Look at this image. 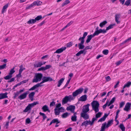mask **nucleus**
I'll list each match as a JSON object with an SVG mask.
<instances>
[{
    "label": "nucleus",
    "mask_w": 131,
    "mask_h": 131,
    "mask_svg": "<svg viewBox=\"0 0 131 131\" xmlns=\"http://www.w3.org/2000/svg\"><path fill=\"white\" fill-rule=\"evenodd\" d=\"M88 33L87 32H85L82 37H80L79 39V40L81 41L80 43L78 44L79 48V49H84L85 47L83 44L84 42V39L87 36Z\"/></svg>",
    "instance_id": "1"
},
{
    "label": "nucleus",
    "mask_w": 131,
    "mask_h": 131,
    "mask_svg": "<svg viewBox=\"0 0 131 131\" xmlns=\"http://www.w3.org/2000/svg\"><path fill=\"white\" fill-rule=\"evenodd\" d=\"M113 122V120L112 119L110 120H109L107 124H106V122L102 124L101 130L100 131H105L106 128H107L111 125L112 124Z\"/></svg>",
    "instance_id": "2"
},
{
    "label": "nucleus",
    "mask_w": 131,
    "mask_h": 131,
    "mask_svg": "<svg viewBox=\"0 0 131 131\" xmlns=\"http://www.w3.org/2000/svg\"><path fill=\"white\" fill-rule=\"evenodd\" d=\"M92 109L94 110L95 113L99 111V104L98 102L96 101H93L91 103Z\"/></svg>",
    "instance_id": "3"
},
{
    "label": "nucleus",
    "mask_w": 131,
    "mask_h": 131,
    "mask_svg": "<svg viewBox=\"0 0 131 131\" xmlns=\"http://www.w3.org/2000/svg\"><path fill=\"white\" fill-rule=\"evenodd\" d=\"M75 97H72L71 95L65 96L62 100V104L64 105L67 103L68 102H70L71 101L74 100Z\"/></svg>",
    "instance_id": "4"
},
{
    "label": "nucleus",
    "mask_w": 131,
    "mask_h": 131,
    "mask_svg": "<svg viewBox=\"0 0 131 131\" xmlns=\"http://www.w3.org/2000/svg\"><path fill=\"white\" fill-rule=\"evenodd\" d=\"M42 74L41 73H36L32 81V82H38L40 81L42 78Z\"/></svg>",
    "instance_id": "5"
},
{
    "label": "nucleus",
    "mask_w": 131,
    "mask_h": 131,
    "mask_svg": "<svg viewBox=\"0 0 131 131\" xmlns=\"http://www.w3.org/2000/svg\"><path fill=\"white\" fill-rule=\"evenodd\" d=\"M83 90V88H80L77 90L73 93L72 97H74L77 96L78 94H81Z\"/></svg>",
    "instance_id": "6"
},
{
    "label": "nucleus",
    "mask_w": 131,
    "mask_h": 131,
    "mask_svg": "<svg viewBox=\"0 0 131 131\" xmlns=\"http://www.w3.org/2000/svg\"><path fill=\"white\" fill-rule=\"evenodd\" d=\"M45 82L43 80L41 81V82L39 83H38L36 84V85L30 88L29 89V90L30 91L33 90H34L36 88L38 87L39 86H41L43 85H41V84Z\"/></svg>",
    "instance_id": "7"
},
{
    "label": "nucleus",
    "mask_w": 131,
    "mask_h": 131,
    "mask_svg": "<svg viewBox=\"0 0 131 131\" xmlns=\"http://www.w3.org/2000/svg\"><path fill=\"white\" fill-rule=\"evenodd\" d=\"M106 32V31L105 29H100L97 31H95L94 33L95 36L98 35L101 33L105 34Z\"/></svg>",
    "instance_id": "8"
},
{
    "label": "nucleus",
    "mask_w": 131,
    "mask_h": 131,
    "mask_svg": "<svg viewBox=\"0 0 131 131\" xmlns=\"http://www.w3.org/2000/svg\"><path fill=\"white\" fill-rule=\"evenodd\" d=\"M90 105L89 104H87L84 106L85 107L83 108L82 109V112L81 113H87L89 111V107Z\"/></svg>",
    "instance_id": "9"
},
{
    "label": "nucleus",
    "mask_w": 131,
    "mask_h": 131,
    "mask_svg": "<svg viewBox=\"0 0 131 131\" xmlns=\"http://www.w3.org/2000/svg\"><path fill=\"white\" fill-rule=\"evenodd\" d=\"M29 92L28 91H27L23 93L18 97V98L20 100H21L25 99L27 95L28 94Z\"/></svg>",
    "instance_id": "10"
},
{
    "label": "nucleus",
    "mask_w": 131,
    "mask_h": 131,
    "mask_svg": "<svg viewBox=\"0 0 131 131\" xmlns=\"http://www.w3.org/2000/svg\"><path fill=\"white\" fill-rule=\"evenodd\" d=\"M75 109V106L71 105L67 107L66 110L67 111H70L71 112H74Z\"/></svg>",
    "instance_id": "11"
},
{
    "label": "nucleus",
    "mask_w": 131,
    "mask_h": 131,
    "mask_svg": "<svg viewBox=\"0 0 131 131\" xmlns=\"http://www.w3.org/2000/svg\"><path fill=\"white\" fill-rule=\"evenodd\" d=\"M131 105V103L129 102L127 103L125 105V107L124 108V110L127 112L130 109Z\"/></svg>",
    "instance_id": "12"
},
{
    "label": "nucleus",
    "mask_w": 131,
    "mask_h": 131,
    "mask_svg": "<svg viewBox=\"0 0 131 131\" xmlns=\"http://www.w3.org/2000/svg\"><path fill=\"white\" fill-rule=\"evenodd\" d=\"M87 52L86 51H85L84 49L78 52L76 54V56H79L82 54H83V55H84L86 54Z\"/></svg>",
    "instance_id": "13"
},
{
    "label": "nucleus",
    "mask_w": 131,
    "mask_h": 131,
    "mask_svg": "<svg viewBox=\"0 0 131 131\" xmlns=\"http://www.w3.org/2000/svg\"><path fill=\"white\" fill-rule=\"evenodd\" d=\"M95 36L94 33L93 34L88 35L87 36V38L86 40V42L87 43H89L91 40L92 38L93 37Z\"/></svg>",
    "instance_id": "14"
},
{
    "label": "nucleus",
    "mask_w": 131,
    "mask_h": 131,
    "mask_svg": "<svg viewBox=\"0 0 131 131\" xmlns=\"http://www.w3.org/2000/svg\"><path fill=\"white\" fill-rule=\"evenodd\" d=\"M81 116L83 117L85 120L88 119L89 117V115L87 113H81Z\"/></svg>",
    "instance_id": "15"
},
{
    "label": "nucleus",
    "mask_w": 131,
    "mask_h": 131,
    "mask_svg": "<svg viewBox=\"0 0 131 131\" xmlns=\"http://www.w3.org/2000/svg\"><path fill=\"white\" fill-rule=\"evenodd\" d=\"M109 114H107L106 113H105L104 116L101 118L100 119L98 120V122H102L104 121L106 117L108 116Z\"/></svg>",
    "instance_id": "16"
},
{
    "label": "nucleus",
    "mask_w": 131,
    "mask_h": 131,
    "mask_svg": "<svg viewBox=\"0 0 131 131\" xmlns=\"http://www.w3.org/2000/svg\"><path fill=\"white\" fill-rule=\"evenodd\" d=\"M66 47H62L60 48L57 50L54 53H60L62 52L64 50H65L66 49Z\"/></svg>",
    "instance_id": "17"
},
{
    "label": "nucleus",
    "mask_w": 131,
    "mask_h": 131,
    "mask_svg": "<svg viewBox=\"0 0 131 131\" xmlns=\"http://www.w3.org/2000/svg\"><path fill=\"white\" fill-rule=\"evenodd\" d=\"M7 94L8 93L7 92L4 93H1L0 94V100L7 98L8 96H7Z\"/></svg>",
    "instance_id": "18"
},
{
    "label": "nucleus",
    "mask_w": 131,
    "mask_h": 131,
    "mask_svg": "<svg viewBox=\"0 0 131 131\" xmlns=\"http://www.w3.org/2000/svg\"><path fill=\"white\" fill-rule=\"evenodd\" d=\"M87 96L86 94L83 95L81 96L79 99V101H85L87 100Z\"/></svg>",
    "instance_id": "19"
},
{
    "label": "nucleus",
    "mask_w": 131,
    "mask_h": 131,
    "mask_svg": "<svg viewBox=\"0 0 131 131\" xmlns=\"http://www.w3.org/2000/svg\"><path fill=\"white\" fill-rule=\"evenodd\" d=\"M120 15L119 14H116L115 16V20L117 24H118L120 23V21H119L120 18Z\"/></svg>",
    "instance_id": "20"
},
{
    "label": "nucleus",
    "mask_w": 131,
    "mask_h": 131,
    "mask_svg": "<svg viewBox=\"0 0 131 131\" xmlns=\"http://www.w3.org/2000/svg\"><path fill=\"white\" fill-rule=\"evenodd\" d=\"M45 82L48 81H51L53 80L50 77H44L42 79Z\"/></svg>",
    "instance_id": "21"
},
{
    "label": "nucleus",
    "mask_w": 131,
    "mask_h": 131,
    "mask_svg": "<svg viewBox=\"0 0 131 131\" xmlns=\"http://www.w3.org/2000/svg\"><path fill=\"white\" fill-rule=\"evenodd\" d=\"M42 109L44 112L48 111L49 112H50V111L47 105H45L43 106L42 108Z\"/></svg>",
    "instance_id": "22"
},
{
    "label": "nucleus",
    "mask_w": 131,
    "mask_h": 131,
    "mask_svg": "<svg viewBox=\"0 0 131 131\" xmlns=\"http://www.w3.org/2000/svg\"><path fill=\"white\" fill-rule=\"evenodd\" d=\"M33 3L34 6L37 5L39 6L41 5L42 4V2L39 1H34Z\"/></svg>",
    "instance_id": "23"
},
{
    "label": "nucleus",
    "mask_w": 131,
    "mask_h": 131,
    "mask_svg": "<svg viewBox=\"0 0 131 131\" xmlns=\"http://www.w3.org/2000/svg\"><path fill=\"white\" fill-rule=\"evenodd\" d=\"M107 23V22L106 20H105L100 23L99 25L102 28L103 26L105 25Z\"/></svg>",
    "instance_id": "24"
},
{
    "label": "nucleus",
    "mask_w": 131,
    "mask_h": 131,
    "mask_svg": "<svg viewBox=\"0 0 131 131\" xmlns=\"http://www.w3.org/2000/svg\"><path fill=\"white\" fill-rule=\"evenodd\" d=\"M131 85V82L129 81L126 83L123 86V89H124L126 87L129 88Z\"/></svg>",
    "instance_id": "25"
},
{
    "label": "nucleus",
    "mask_w": 131,
    "mask_h": 131,
    "mask_svg": "<svg viewBox=\"0 0 131 131\" xmlns=\"http://www.w3.org/2000/svg\"><path fill=\"white\" fill-rule=\"evenodd\" d=\"M39 114L40 115H42V116L43 119L42 121V122H43L45 119L46 118H47V116L44 113L41 112H40L39 113Z\"/></svg>",
    "instance_id": "26"
},
{
    "label": "nucleus",
    "mask_w": 131,
    "mask_h": 131,
    "mask_svg": "<svg viewBox=\"0 0 131 131\" xmlns=\"http://www.w3.org/2000/svg\"><path fill=\"white\" fill-rule=\"evenodd\" d=\"M55 114L56 115H58L59 114L60 111L58 108H55L54 110Z\"/></svg>",
    "instance_id": "27"
},
{
    "label": "nucleus",
    "mask_w": 131,
    "mask_h": 131,
    "mask_svg": "<svg viewBox=\"0 0 131 131\" xmlns=\"http://www.w3.org/2000/svg\"><path fill=\"white\" fill-rule=\"evenodd\" d=\"M8 4H7L3 6L2 10V14H3L4 12L6 11V9L8 7Z\"/></svg>",
    "instance_id": "28"
},
{
    "label": "nucleus",
    "mask_w": 131,
    "mask_h": 131,
    "mask_svg": "<svg viewBox=\"0 0 131 131\" xmlns=\"http://www.w3.org/2000/svg\"><path fill=\"white\" fill-rule=\"evenodd\" d=\"M35 20L34 19H30L27 22V23L29 24H32L36 22Z\"/></svg>",
    "instance_id": "29"
},
{
    "label": "nucleus",
    "mask_w": 131,
    "mask_h": 131,
    "mask_svg": "<svg viewBox=\"0 0 131 131\" xmlns=\"http://www.w3.org/2000/svg\"><path fill=\"white\" fill-rule=\"evenodd\" d=\"M43 65L42 63L41 62H39L36 64H34V66L35 67L38 68L41 67Z\"/></svg>",
    "instance_id": "30"
},
{
    "label": "nucleus",
    "mask_w": 131,
    "mask_h": 131,
    "mask_svg": "<svg viewBox=\"0 0 131 131\" xmlns=\"http://www.w3.org/2000/svg\"><path fill=\"white\" fill-rule=\"evenodd\" d=\"M64 79V78H61L58 81V84L57 85V86L58 87H59L60 86L61 84L63 82Z\"/></svg>",
    "instance_id": "31"
},
{
    "label": "nucleus",
    "mask_w": 131,
    "mask_h": 131,
    "mask_svg": "<svg viewBox=\"0 0 131 131\" xmlns=\"http://www.w3.org/2000/svg\"><path fill=\"white\" fill-rule=\"evenodd\" d=\"M31 107L29 104L27 106L25 109L24 110L23 112H26L28 111L31 109Z\"/></svg>",
    "instance_id": "32"
},
{
    "label": "nucleus",
    "mask_w": 131,
    "mask_h": 131,
    "mask_svg": "<svg viewBox=\"0 0 131 131\" xmlns=\"http://www.w3.org/2000/svg\"><path fill=\"white\" fill-rule=\"evenodd\" d=\"M70 2V1L69 0H66L62 4V7H63L64 6L67 5Z\"/></svg>",
    "instance_id": "33"
},
{
    "label": "nucleus",
    "mask_w": 131,
    "mask_h": 131,
    "mask_svg": "<svg viewBox=\"0 0 131 131\" xmlns=\"http://www.w3.org/2000/svg\"><path fill=\"white\" fill-rule=\"evenodd\" d=\"M131 1L130 0H127L125 2L124 5H126L127 6H128L129 5H131V4H130Z\"/></svg>",
    "instance_id": "34"
},
{
    "label": "nucleus",
    "mask_w": 131,
    "mask_h": 131,
    "mask_svg": "<svg viewBox=\"0 0 131 131\" xmlns=\"http://www.w3.org/2000/svg\"><path fill=\"white\" fill-rule=\"evenodd\" d=\"M115 24H111L109 25L108 27H107L106 29V31L112 28L113 27V26L115 25Z\"/></svg>",
    "instance_id": "35"
},
{
    "label": "nucleus",
    "mask_w": 131,
    "mask_h": 131,
    "mask_svg": "<svg viewBox=\"0 0 131 131\" xmlns=\"http://www.w3.org/2000/svg\"><path fill=\"white\" fill-rule=\"evenodd\" d=\"M39 104V102H34L33 103L30 104H29V105L30 106L31 108L32 107H33L35 105H36L37 104Z\"/></svg>",
    "instance_id": "36"
},
{
    "label": "nucleus",
    "mask_w": 131,
    "mask_h": 131,
    "mask_svg": "<svg viewBox=\"0 0 131 131\" xmlns=\"http://www.w3.org/2000/svg\"><path fill=\"white\" fill-rule=\"evenodd\" d=\"M115 99L116 97H113L110 101L109 104H108V106H110L111 104H113L114 102Z\"/></svg>",
    "instance_id": "37"
},
{
    "label": "nucleus",
    "mask_w": 131,
    "mask_h": 131,
    "mask_svg": "<svg viewBox=\"0 0 131 131\" xmlns=\"http://www.w3.org/2000/svg\"><path fill=\"white\" fill-rule=\"evenodd\" d=\"M88 125V121L87 120L84 121L83 123H82L81 124V126H84L85 127H86Z\"/></svg>",
    "instance_id": "38"
},
{
    "label": "nucleus",
    "mask_w": 131,
    "mask_h": 131,
    "mask_svg": "<svg viewBox=\"0 0 131 131\" xmlns=\"http://www.w3.org/2000/svg\"><path fill=\"white\" fill-rule=\"evenodd\" d=\"M68 113L67 112H66L62 114L61 116L62 118H65L68 116Z\"/></svg>",
    "instance_id": "39"
},
{
    "label": "nucleus",
    "mask_w": 131,
    "mask_h": 131,
    "mask_svg": "<svg viewBox=\"0 0 131 131\" xmlns=\"http://www.w3.org/2000/svg\"><path fill=\"white\" fill-rule=\"evenodd\" d=\"M12 75H11L9 74L8 75L4 77V78L6 80H8L10 79L12 77Z\"/></svg>",
    "instance_id": "40"
},
{
    "label": "nucleus",
    "mask_w": 131,
    "mask_h": 131,
    "mask_svg": "<svg viewBox=\"0 0 131 131\" xmlns=\"http://www.w3.org/2000/svg\"><path fill=\"white\" fill-rule=\"evenodd\" d=\"M52 121L53 123H56V124H57L60 123V121H59L57 118L54 119Z\"/></svg>",
    "instance_id": "41"
},
{
    "label": "nucleus",
    "mask_w": 131,
    "mask_h": 131,
    "mask_svg": "<svg viewBox=\"0 0 131 131\" xmlns=\"http://www.w3.org/2000/svg\"><path fill=\"white\" fill-rule=\"evenodd\" d=\"M102 115V113L101 112H99L96 114L95 115V117L97 119L98 118L100 117Z\"/></svg>",
    "instance_id": "42"
},
{
    "label": "nucleus",
    "mask_w": 131,
    "mask_h": 131,
    "mask_svg": "<svg viewBox=\"0 0 131 131\" xmlns=\"http://www.w3.org/2000/svg\"><path fill=\"white\" fill-rule=\"evenodd\" d=\"M71 120L73 122H75L77 120V116L73 115L72 116L71 118Z\"/></svg>",
    "instance_id": "43"
},
{
    "label": "nucleus",
    "mask_w": 131,
    "mask_h": 131,
    "mask_svg": "<svg viewBox=\"0 0 131 131\" xmlns=\"http://www.w3.org/2000/svg\"><path fill=\"white\" fill-rule=\"evenodd\" d=\"M71 79V78H70V79H69V80L67 81L66 84L64 86L63 88H62L63 89H64L69 84V82L70 81Z\"/></svg>",
    "instance_id": "44"
},
{
    "label": "nucleus",
    "mask_w": 131,
    "mask_h": 131,
    "mask_svg": "<svg viewBox=\"0 0 131 131\" xmlns=\"http://www.w3.org/2000/svg\"><path fill=\"white\" fill-rule=\"evenodd\" d=\"M35 93L34 92H32L30 93L28 95V96L29 98H32L33 97Z\"/></svg>",
    "instance_id": "45"
},
{
    "label": "nucleus",
    "mask_w": 131,
    "mask_h": 131,
    "mask_svg": "<svg viewBox=\"0 0 131 131\" xmlns=\"http://www.w3.org/2000/svg\"><path fill=\"white\" fill-rule=\"evenodd\" d=\"M15 68V67H14L12 69L10 70L9 73L10 75H12L15 72V71L14 70Z\"/></svg>",
    "instance_id": "46"
},
{
    "label": "nucleus",
    "mask_w": 131,
    "mask_h": 131,
    "mask_svg": "<svg viewBox=\"0 0 131 131\" xmlns=\"http://www.w3.org/2000/svg\"><path fill=\"white\" fill-rule=\"evenodd\" d=\"M42 18V16L41 15H39L35 18V20L36 22L37 21H38L40 20Z\"/></svg>",
    "instance_id": "47"
},
{
    "label": "nucleus",
    "mask_w": 131,
    "mask_h": 131,
    "mask_svg": "<svg viewBox=\"0 0 131 131\" xmlns=\"http://www.w3.org/2000/svg\"><path fill=\"white\" fill-rule=\"evenodd\" d=\"M6 66V63L4 64L3 65L0 66V69L2 70L5 68Z\"/></svg>",
    "instance_id": "48"
},
{
    "label": "nucleus",
    "mask_w": 131,
    "mask_h": 131,
    "mask_svg": "<svg viewBox=\"0 0 131 131\" xmlns=\"http://www.w3.org/2000/svg\"><path fill=\"white\" fill-rule=\"evenodd\" d=\"M34 6L33 3L27 6L26 8V9H30Z\"/></svg>",
    "instance_id": "49"
},
{
    "label": "nucleus",
    "mask_w": 131,
    "mask_h": 131,
    "mask_svg": "<svg viewBox=\"0 0 131 131\" xmlns=\"http://www.w3.org/2000/svg\"><path fill=\"white\" fill-rule=\"evenodd\" d=\"M108 52V50L107 49H105L103 51V53L104 54L106 55H107Z\"/></svg>",
    "instance_id": "50"
},
{
    "label": "nucleus",
    "mask_w": 131,
    "mask_h": 131,
    "mask_svg": "<svg viewBox=\"0 0 131 131\" xmlns=\"http://www.w3.org/2000/svg\"><path fill=\"white\" fill-rule=\"evenodd\" d=\"M124 60V59H123L122 60H119L116 62V66H119L120 64H121V63H122V62H123Z\"/></svg>",
    "instance_id": "51"
},
{
    "label": "nucleus",
    "mask_w": 131,
    "mask_h": 131,
    "mask_svg": "<svg viewBox=\"0 0 131 131\" xmlns=\"http://www.w3.org/2000/svg\"><path fill=\"white\" fill-rule=\"evenodd\" d=\"M51 66L50 65H47L45 67V70L48 69L51 67Z\"/></svg>",
    "instance_id": "52"
},
{
    "label": "nucleus",
    "mask_w": 131,
    "mask_h": 131,
    "mask_svg": "<svg viewBox=\"0 0 131 131\" xmlns=\"http://www.w3.org/2000/svg\"><path fill=\"white\" fill-rule=\"evenodd\" d=\"M72 42H70L66 44V46L67 47H69L72 46Z\"/></svg>",
    "instance_id": "53"
},
{
    "label": "nucleus",
    "mask_w": 131,
    "mask_h": 131,
    "mask_svg": "<svg viewBox=\"0 0 131 131\" xmlns=\"http://www.w3.org/2000/svg\"><path fill=\"white\" fill-rule=\"evenodd\" d=\"M125 104V103L124 102H121L119 104V108H122L123 107Z\"/></svg>",
    "instance_id": "54"
},
{
    "label": "nucleus",
    "mask_w": 131,
    "mask_h": 131,
    "mask_svg": "<svg viewBox=\"0 0 131 131\" xmlns=\"http://www.w3.org/2000/svg\"><path fill=\"white\" fill-rule=\"evenodd\" d=\"M45 71V70L44 67H42L39 68L38 70V71Z\"/></svg>",
    "instance_id": "55"
},
{
    "label": "nucleus",
    "mask_w": 131,
    "mask_h": 131,
    "mask_svg": "<svg viewBox=\"0 0 131 131\" xmlns=\"http://www.w3.org/2000/svg\"><path fill=\"white\" fill-rule=\"evenodd\" d=\"M55 102L54 101H53L50 103V106L51 107L54 106L55 105Z\"/></svg>",
    "instance_id": "56"
},
{
    "label": "nucleus",
    "mask_w": 131,
    "mask_h": 131,
    "mask_svg": "<svg viewBox=\"0 0 131 131\" xmlns=\"http://www.w3.org/2000/svg\"><path fill=\"white\" fill-rule=\"evenodd\" d=\"M30 119L29 118H27L26 120V122L28 124H29L30 122Z\"/></svg>",
    "instance_id": "57"
},
{
    "label": "nucleus",
    "mask_w": 131,
    "mask_h": 131,
    "mask_svg": "<svg viewBox=\"0 0 131 131\" xmlns=\"http://www.w3.org/2000/svg\"><path fill=\"white\" fill-rule=\"evenodd\" d=\"M105 78L106 79V80L107 81H110L111 80V79L109 76H107L105 77Z\"/></svg>",
    "instance_id": "58"
},
{
    "label": "nucleus",
    "mask_w": 131,
    "mask_h": 131,
    "mask_svg": "<svg viewBox=\"0 0 131 131\" xmlns=\"http://www.w3.org/2000/svg\"><path fill=\"white\" fill-rule=\"evenodd\" d=\"M120 127L122 129H125V127H124L123 124H120Z\"/></svg>",
    "instance_id": "59"
},
{
    "label": "nucleus",
    "mask_w": 131,
    "mask_h": 131,
    "mask_svg": "<svg viewBox=\"0 0 131 131\" xmlns=\"http://www.w3.org/2000/svg\"><path fill=\"white\" fill-rule=\"evenodd\" d=\"M108 101H107L106 104L103 106V107L104 109L106 108V106L108 105Z\"/></svg>",
    "instance_id": "60"
},
{
    "label": "nucleus",
    "mask_w": 131,
    "mask_h": 131,
    "mask_svg": "<svg viewBox=\"0 0 131 131\" xmlns=\"http://www.w3.org/2000/svg\"><path fill=\"white\" fill-rule=\"evenodd\" d=\"M15 79V78H12L11 79L9 80H8L7 81V82L8 83L11 82H12L14 81Z\"/></svg>",
    "instance_id": "61"
},
{
    "label": "nucleus",
    "mask_w": 131,
    "mask_h": 131,
    "mask_svg": "<svg viewBox=\"0 0 131 131\" xmlns=\"http://www.w3.org/2000/svg\"><path fill=\"white\" fill-rule=\"evenodd\" d=\"M59 109L60 110V112H63L64 109L63 107H61L59 108Z\"/></svg>",
    "instance_id": "62"
},
{
    "label": "nucleus",
    "mask_w": 131,
    "mask_h": 131,
    "mask_svg": "<svg viewBox=\"0 0 131 131\" xmlns=\"http://www.w3.org/2000/svg\"><path fill=\"white\" fill-rule=\"evenodd\" d=\"M97 120V119L95 118H92V123H91V124H93L94 122L95 121V120Z\"/></svg>",
    "instance_id": "63"
},
{
    "label": "nucleus",
    "mask_w": 131,
    "mask_h": 131,
    "mask_svg": "<svg viewBox=\"0 0 131 131\" xmlns=\"http://www.w3.org/2000/svg\"><path fill=\"white\" fill-rule=\"evenodd\" d=\"M61 103H59L57 104L56 105V107L55 108H60V107L61 106Z\"/></svg>",
    "instance_id": "64"
}]
</instances>
